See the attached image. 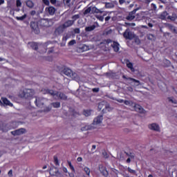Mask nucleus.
Here are the masks:
<instances>
[{
	"mask_svg": "<svg viewBox=\"0 0 177 177\" xmlns=\"http://www.w3.org/2000/svg\"><path fill=\"white\" fill-rule=\"evenodd\" d=\"M26 5L28 8H30V9H32V8H34V2L31 0L26 1Z\"/></svg>",
	"mask_w": 177,
	"mask_h": 177,
	"instance_id": "b1692460",
	"label": "nucleus"
},
{
	"mask_svg": "<svg viewBox=\"0 0 177 177\" xmlns=\"http://www.w3.org/2000/svg\"><path fill=\"white\" fill-rule=\"evenodd\" d=\"M8 176H13V171L12 169L8 171Z\"/></svg>",
	"mask_w": 177,
	"mask_h": 177,
	"instance_id": "6e6d98bb",
	"label": "nucleus"
},
{
	"mask_svg": "<svg viewBox=\"0 0 177 177\" xmlns=\"http://www.w3.org/2000/svg\"><path fill=\"white\" fill-rule=\"evenodd\" d=\"M77 161H78V162H81L82 161V158L81 157H78L77 158Z\"/></svg>",
	"mask_w": 177,
	"mask_h": 177,
	"instance_id": "0e129e2a",
	"label": "nucleus"
},
{
	"mask_svg": "<svg viewBox=\"0 0 177 177\" xmlns=\"http://www.w3.org/2000/svg\"><path fill=\"white\" fill-rule=\"evenodd\" d=\"M126 19L129 21H132V20H133V19H135V15L129 13V15L126 17Z\"/></svg>",
	"mask_w": 177,
	"mask_h": 177,
	"instance_id": "c85d7f7f",
	"label": "nucleus"
},
{
	"mask_svg": "<svg viewBox=\"0 0 177 177\" xmlns=\"http://www.w3.org/2000/svg\"><path fill=\"white\" fill-rule=\"evenodd\" d=\"M50 3L52 5H56V2H57V0H50Z\"/></svg>",
	"mask_w": 177,
	"mask_h": 177,
	"instance_id": "4d7b16f0",
	"label": "nucleus"
},
{
	"mask_svg": "<svg viewBox=\"0 0 177 177\" xmlns=\"http://www.w3.org/2000/svg\"><path fill=\"white\" fill-rule=\"evenodd\" d=\"M111 46L114 52H118L120 50V44H118V42L113 41V44H111Z\"/></svg>",
	"mask_w": 177,
	"mask_h": 177,
	"instance_id": "f3484780",
	"label": "nucleus"
},
{
	"mask_svg": "<svg viewBox=\"0 0 177 177\" xmlns=\"http://www.w3.org/2000/svg\"><path fill=\"white\" fill-rule=\"evenodd\" d=\"M12 135L14 136L23 135V133H26V129L21 128L19 129H17L14 131H11Z\"/></svg>",
	"mask_w": 177,
	"mask_h": 177,
	"instance_id": "6e6552de",
	"label": "nucleus"
},
{
	"mask_svg": "<svg viewBox=\"0 0 177 177\" xmlns=\"http://www.w3.org/2000/svg\"><path fill=\"white\" fill-rule=\"evenodd\" d=\"M126 162H127V164H129V162H131V158H128L126 160Z\"/></svg>",
	"mask_w": 177,
	"mask_h": 177,
	"instance_id": "338daca9",
	"label": "nucleus"
},
{
	"mask_svg": "<svg viewBox=\"0 0 177 177\" xmlns=\"http://www.w3.org/2000/svg\"><path fill=\"white\" fill-rule=\"evenodd\" d=\"M91 110H84L83 111V114L84 115H85V117H89V115H91Z\"/></svg>",
	"mask_w": 177,
	"mask_h": 177,
	"instance_id": "2f4dec72",
	"label": "nucleus"
},
{
	"mask_svg": "<svg viewBox=\"0 0 177 177\" xmlns=\"http://www.w3.org/2000/svg\"><path fill=\"white\" fill-rule=\"evenodd\" d=\"M79 49L80 52H86L87 50H89V46L86 44H83L79 48Z\"/></svg>",
	"mask_w": 177,
	"mask_h": 177,
	"instance_id": "412c9836",
	"label": "nucleus"
},
{
	"mask_svg": "<svg viewBox=\"0 0 177 177\" xmlns=\"http://www.w3.org/2000/svg\"><path fill=\"white\" fill-rule=\"evenodd\" d=\"M26 17H27V14H24L21 17H16L15 19H16V20H19L20 21H23V20H24V19H26Z\"/></svg>",
	"mask_w": 177,
	"mask_h": 177,
	"instance_id": "7c9ffc66",
	"label": "nucleus"
},
{
	"mask_svg": "<svg viewBox=\"0 0 177 177\" xmlns=\"http://www.w3.org/2000/svg\"><path fill=\"white\" fill-rule=\"evenodd\" d=\"M62 41H63V42H66L67 41V37L66 36H64L62 37Z\"/></svg>",
	"mask_w": 177,
	"mask_h": 177,
	"instance_id": "13d9d810",
	"label": "nucleus"
},
{
	"mask_svg": "<svg viewBox=\"0 0 177 177\" xmlns=\"http://www.w3.org/2000/svg\"><path fill=\"white\" fill-rule=\"evenodd\" d=\"M96 19H97V20H100V21H103L104 20V17L102 15H97Z\"/></svg>",
	"mask_w": 177,
	"mask_h": 177,
	"instance_id": "4c0bfd02",
	"label": "nucleus"
},
{
	"mask_svg": "<svg viewBox=\"0 0 177 177\" xmlns=\"http://www.w3.org/2000/svg\"><path fill=\"white\" fill-rule=\"evenodd\" d=\"M10 129H12V128L9 127V124H3L1 127V131H3V132H8Z\"/></svg>",
	"mask_w": 177,
	"mask_h": 177,
	"instance_id": "5701e85b",
	"label": "nucleus"
},
{
	"mask_svg": "<svg viewBox=\"0 0 177 177\" xmlns=\"http://www.w3.org/2000/svg\"><path fill=\"white\" fill-rule=\"evenodd\" d=\"M68 165H69L70 169L72 170V173H68L69 177H75V175L74 174V172H75V169L74 168V166L71 163V161H67Z\"/></svg>",
	"mask_w": 177,
	"mask_h": 177,
	"instance_id": "9d476101",
	"label": "nucleus"
},
{
	"mask_svg": "<svg viewBox=\"0 0 177 177\" xmlns=\"http://www.w3.org/2000/svg\"><path fill=\"white\" fill-rule=\"evenodd\" d=\"M148 127L151 131H155L156 132H160V126L157 123H152L149 124Z\"/></svg>",
	"mask_w": 177,
	"mask_h": 177,
	"instance_id": "0eeeda50",
	"label": "nucleus"
},
{
	"mask_svg": "<svg viewBox=\"0 0 177 177\" xmlns=\"http://www.w3.org/2000/svg\"><path fill=\"white\" fill-rule=\"evenodd\" d=\"M123 37L125 39H133V35L129 28L126 29L124 32L123 33Z\"/></svg>",
	"mask_w": 177,
	"mask_h": 177,
	"instance_id": "423d86ee",
	"label": "nucleus"
},
{
	"mask_svg": "<svg viewBox=\"0 0 177 177\" xmlns=\"http://www.w3.org/2000/svg\"><path fill=\"white\" fill-rule=\"evenodd\" d=\"M35 103L37 107H40V108L44 107V99L42 98L36 97Z\"/></svg>",
	"mask_w": 177,
	"mask_h": 177,
	"instance_id": "1a4fd4ad",
	"label": "nucleus"
},
{
	"mask_svg": "<svg viewBox=\"0 0 177 177\" xmlns=\"http://www.w3.org/2000/svg\"><path fill=\"white\" fill-rule=\"evenodd\" d=\"M46 12H48V13L50 14V16H53V15H55L56 12V8H55V7L53 6L47 7L46 8Z\"/></svg>",
	"mask_w": 177,
	"mask_h": 177,
	"instance_id": "ddd939ff",
	"label": "nucleus"
},
{
	"mask_svg": "<svg viewBox=\"0 0 177 177\" xmlns=\"http://www.w3.org/2000/svg\"><path fill=\"white\" fill-rule=\"evenodd\" d=\"M64 2L66 3V5H68V3L71 2V0H64Z\"/></svg>",
	"mask_w": 177,
	"mask_h": 177,
	"instance_id": "052dcab7",
	"label": "nucleus"
},
{
	"mask_svg": "<svg viewBox=\"0 0 177 177\" xmlns=\"http://www.w3.org/2000/svg\"><path fill=\"white\" fill-rule=\"evenodd\" d=\"M74 32L75 34H80L81 32V30H80V28H76L74 29Z\"/></svg>",
	"mask_w": 177,
	"mask_h": 177,
	"instance_id": "a18cd8bd",
	"label": "nucleus"
},
{
	"mask_svg": "<svg viewBox=\"0 0 177 177\" xmlns=\"http://www.w3.org/2000/svg\"><path fill=\"white\" fill-rule=\"evenodd\" d=\"M34 95H35V91L31 88H25L19 91L20 97L28 99V100H31V99H33Z\"/></svg>",
	"mask_w": 177,
	"mask_h": 177,
	"instance_id": "f257e3e1",
	"label": "nucleus"
},
{
	"mask_svg": "<svg viewBox=\"0 0 177 177\" xmlns=\"http://www.w3.org/2000/svg\"><path fill=\"white\" fill-rule=\"evenodd\" d=\"M110 19H111V16H108L105 18V21H109V20H110Z\"/></svg>",
	"mask_w": 177,
	"mask_h": 177,
	"instance_id": "e2e57ef3",
	"label": "nucleus"
},
{
	"mask_svg": "<svg viewBox=\"0 0 177 177\" xmlns=\"http://www.w3.org/2000/svg\"><path fill=\"white\" fill-rule=\"evenodd\" d=\"M151 6L152 8H153V9L156 10V9H157V6H156V4L154 3H151Z\"/></svg>",
	"mask_w": 177,
	"mask_h": 177,
	"instance_id": "69168bd1",
	"label": "nucleus"
},
{
	"mask_svg": "<svg viewBox=\"0 0 177 177\" xmlns=\"http://www.w3.org/2000/svg\"><path fill=\"white\" fill-rule=\"evenodd\" d=\"M63 73L67 77H70L71 78H75V73H73V71L68 68H65L63 70Z\"/></svg>",
	"mask_w": 177,
	"mask_h": 177,
	"instance_id": "20e7f679",
	"label": "nucleus"
},
{
	"mask_svg": "<svg viewBox=\"0 0 177 177\" xmlns=\"http://www.w3.org/2000/svg\"><path fill=\"white\" fill-rule=\"evenodd\" d=\"M92 13H103V11L100 10V9H97V8L96 7H93Z\"/></svg>",
	"mask_w": 177,
	"mask_h": 177,
	"instance_id": "cd10ccee",
	"label": "nucleus"
},
{
	"mask_svg": "<svg viewBox=\"0 0 177 177\" xmlns=\"http://www.w3.org/2000/svg\"><path fill=\"white\" fill-rule=\"evenodd\" d=\"M51 104L55 109H59L60 107V102H53Z\"/></svg>",
	"mask_w": 177,
	"mask_h": 177,
	"instance_id": "473e14b6",
	"label": "nucleus"
},
{
	"mask_svg": "<svg viewBox=\"0 0 177 177\" xmlns=\"http://www.w3.org/2000/svg\"><path fill=\"white\" fill-rule=\"evenodd\" d=\"M127 66L128 67V68H130L131 71H132L133 73L135 71V68H133V64H132V62L127 63Z\"/></svg>",
	"mask_w": 177,
	"mask_h": 177,
	"instance_id": "bb28decb",
	"label": "nucleus"
},
{
	"mask_svg": "<svg viewBox=\"0 0 177 177\" xmlns=\"http://www.w3.org/2000/svg\"><path fill=\"white\" fill-rule=\"evenodd\" d=\"M102 121H103V115H100L93 120V124L94 125H97V124H102Z\"/></svg>",
	"mask_w": 177,
	"mask_h": 177,
	"instance_id": "4468645a",
	"label": "nucleus"
},
{
	"mask_svg": "<svg viewBox=\"0 0 177 177\" xmlns=\"http://www.w3.org/2000/svg\"><path fill=\"white\" fill-rule=\"evenodd\" d=\"M1 100L6 106H9L10 107H13V104L8 100L6 97H1Z\"/></svg>",
	"mask_w": 177,
	"mask_h": 177,
	"instance_id": "2eb2a0df",
	"label": "nucleus"
},
{
	"mask_svg": "<svg viewBox=\"0 0 177 177\" xmlns=\"http://www.w3.org/2000/svg\"><path fill=\"white\" fill-rule=\"evenodd\" d=\"M91 13H92V8L88 7L87 9H86V10H84V15H88V14L91 13Z\"/></svg>",
	"mask_w": 177,
	"mask_h": 177,
	"instance_id": "72a5a7b5",
	"label": "nucleus"
},
{
	"mask_svg": "<svg viewBox=\"0 0 177 177\" xmlns=\"http://www.w3.org/2000/svg\"><path fill=\"white\" fill-rule=\"evenodd\" d=\"M65 29L66 28L63 27V25H61L55 29L54 34L56 35H60V34L63 33Z\"/></svg>",
	"mask_w": 177,
	"mask_h": 177,
	"instance_id": "9b49d317",
	"label": "nucleus"
},
{
	"mask_svg": "<svg viewBox=\"0 0 177 177\" xmlns=\"http://www.w3.org/2000/svg\"><path fill=\"white\" fill-rule=\"evenodd\" d=\"M44 93L51 95V96H56V95H57V92L55 93V91L50 90L49 88L44 89Z\"/></svg>",
	"mask_w": 177,
	"mask_h": 177,
	"instance_id": "aec40b11",
	"label": "nucleus"
},
{
	"mask_svg": "<svg viewBox=\"0 0 177 177\" xmlns=\"http://www.w3.org/2000/svg\"><path fill=\"white\" fill-rule=\"evenodd\" d=\"M110 111V106H105V109H102V113H106V111Z\"/></svg>",
	"mask_w": 177,
	"mask_h": 177,
	"instance_id": "37998d69",
	"label": "nucleus"
},
{
	"mask_svg": "<svg viewBox=\"0 0 177 177\" xmlns=\"http://www.w3.org/2000/svg\"><path fill=\"white\" fill-rule=\"evenodd\" d=\"M122 78L124 80H127V81H131L132 82H135L136 84H140V82L138 80L133 79L132 77H127V76H125V75H122Z\"/></svg>",
	"mask_w": 177,
	"mask_h": 177,
	"instance_id": "6ab92c4d",
	"label": "nucleus"
},
{
	"mask_svg": "<svg viewBox=\"0 0 177 177\" xmlns=\"http://www.w3.org/2000/svg\"><path fill=\"white\" fill-rule=\"evenodd\" d=\"M30 16H35V15H37V12L35 10H32L30 12Z\"/></svg>",
	"mask_w": 177,
	"mask_h": 177,
	"instance_id": "3c124183",
	"label": "nucleus"
},
{
	"mask_svg": "<svg viewBox=\"0 0 177 177\" xmlns=\"http://www.w3.org/2000/svg\"><path fill=\"white\" fill-rule=\"evenodd\" d=\"M98 169L100 174H102V176H109V171H107V168H106V167H104L103 165H99Z\"/></svg>",
	"mask_w": 177,
	"mask_h": 177,
	"instance_id": "7ed1b4c3",
	"label": "nucleus"
},
{
	"mask_svg": "<svg viewBox=\"0 0 177 177\" xmlns=\"http://www.w3.org/2000/svg\"><path fill=\"white\" fill-rule=\"evenodd\" d=\"M57 95L55 96H58L61 100H67V95L64 94V93L57 91Z\"/></svg>",
	"mask_w": 177,
	"mask_h": 177,
	"instance_id": "a211bd4d",
	"label": "nucleus"
},
{
	"mask_svg": "<svg viewBox=\"0 0 177 177\" xmlns=\"http://www.w3.org/2000/svg\"><path fill=\"white\" fill-rule=\"evenodd\" d=\"M103 104H102V103H100L99 104H98V106H97V109H98V110H99V111H100V110H102V109H103Z\"/></svg>",
	"mask_w": 177,
	"mask_h": 177,
	"instance_id": "49530a36",
	"label": "nucleus"
},
{
	"mask_svg": "<svg viewBox=\"0 0 177 177\" xmlns=\"http://www.w3.org/2000/svg\"><path fill=\"white\" fill-rule=\"evenodd\" d=\"M65 37H66V39H70V38H71V35H66Z\"/></svg>",
	"mask_w": 177,
	"mask_h": 177,
	"instance_id": "680f3d73",
	"label": "nucleus"
},
{
	"mask_svg": "<svg viewBox=\"0 0 177 177\" xmlns=\"http://www.w3.org/2000/svg\"><path fill=\"white\" fill-rule=\"evenodd\" d=\"M167 19H169V20H171V21H175V17H174L168 16Z\"/></svg>",
	"mask_w": 177,
	"mask_h": 177,
	"instance_id": "09e8293b",
	"label": "nucleus"
},
{
	"mask_svg": "<svg viewBox=\"0 0 177 177\" xmlns=\"http://www.w3.org/2000/svg\"><path fill=\"white\" fill-rule=\"evenodd\" d=\"M54 47H51L50 48V50L48 51V53H53V52H54Z\"/></svg>",
	"mask_w": 177,
	"mask_h": 177,
	"instance_id": "864d4df0",
	"label": "nucleus"
},
{
	"mask_svg": "<svg viewBox=\"0 0 177 177\" xmlns=\"http://www.w3.org/2000/svg\"><path fill=\"white\" fill-rule=\"evenodd\" d=\"M62 171H63L65 174H68V170H67V167H63V168H62Z\"/></svg>",
	"mask_w": 177,
	"mask_h": 177,
	"instance_id": "5fc2aeb1",
	"label": "nucleus"
},
{
	"mask_svg": "<svg viewBox=\"0 0 177 177\" xmlns=\"http://www.w3.org/2000/svg\"><path fill=\"white\" fill-rule=\"evenodd\" d=\"M49 174L50 176H57L60 177V171H59V169L53 167L50 169Z\"/></svg>",
	"mask_w": 177,
	"mask_h": 177,
	"instance_id": "39448f33",
	"label": "nucleus"
},
{
	"mask_svg": "<svg viewBox=\"0 0 177 177\" xmlns=\"http://www.w3.org/2000/svg\"><path fill=\"white\" fill-rule=\"evenodd\" d=\"M54 163L55 165H60V164L59 163V159L57 158V156H54Z\"/></svg>",
	"mask_w": 177,
	"mask_h": 177,
	"instance_id": "c9c22d12",
	"label": "nucleus"
},
{
	"mask_svg": "<svg viewBox=\"0 0 177 177\" xmlns=\"http://www.w3.org/2000/svg\"><path fill=\"white\" fill-rule=\"evenodd\" d=\"M92 91L93 92H95V93H97V92H99V91H100V88H94L92 89Z\"/></svg>",
	"mask_w": 177,
	"mask_h": 177,
	"instance_id": "603ef678",
	"label": "nucleus"
},
{
	"mask_svg": "<svg viewBox=\"0 0 177 177\" xmlns=\"http://www.w3.org/2000/svg\"><path fill=\"white\" fill-rule=\"evenodd\" d=\"M124 101H125V100H118V102L119 103H124Z\"/></svg>",
	"mask_w": 177,
	"mask_h": 177,
	"instance_id": "774afa93",
	"label": "nucleus"
},
{
	"mask_svg": "<svg viewBox=\"0 0 177 177\" xmlns=\"http://www.w3.org/2000/svg\"><path fill=\"white\" fill-rule=\"evenodd\" d=\"M30 28H32V32L35 34H39V27L38 26L37 22L31 21Z\"/></svg>",
	"mask_w": 177,
	"mask_h": 177,
	"instance_id": "f03ea898",
	"label": "nucleus"
},
{
	"mask_svg": "<svg viewBox=\"0 0 177 177\" xmlns=\"http://www.w3.org/2000/svg\"><path fill=\"white\" fill-rule=\"evenodd\" d=\"M88 129H89V127L87 126H85L84 127H82L81 131H88Z\"/></svg>",
	"mask_w": 177,
	"mask_h": 177,
	"instance_id": "8fccbe9b",
	"label": "nucleus"
},
{
	"mask_svg": "<svg viewBox=\"0 0 177 177\" xmlns=\"http://www.w3.org/2000/svg\"><path fill=\"white\" fill-rule=\"evenodd\" d=\"M120 5H122L123 3H125V0H119Z\"/></svg>",
	"mask_w": 177,
	"mask_h": 177,
	"instance_id": "bf43d9fd",
	"label": "nucleus"
},
{
	"mask_svg": "<svg viewBox=\"0 0 177 177\" xmlns=\"http://www.w3.org/2000/svg\"><path fill=\"white\" fill-rule=\"evenodd\" d=\"M16 5L17 8H20L21 6V0H17Z\"/></svg>",
	"mask_w": 177,
	"mask_h": 177,
	"instance_id": "79ce46f5",
	"label": "nucleus"
},
{
	"mask_svg": "<svg viewBox=\"0 0 177 177\" xmlns=\"http://www.w3.org/2000/svg\"><path fill=\"white\" fill-rule=\"evenodd\" d=\"M134 110L135 111H137V113H140L141 114H143V113H145V109H143V107L138 104H136L134 105Z\"/></svg>",
	"mask_w": 177,
	"mask_h": 177,
	"instance_id": "f8f14e48",
	"label": "nucleus"
},
{
	"mask_svg": "<svg viewBox=\"0 0 177 177\" xmlns=\"http://www.w3.org/2000/svg\"><path fill=\"white\" fill-rule=\"evenodd\" d=\"M127 171L128 172H129L130 174H132L133 175H135L136 174V171L131 169V167H128Z\"/></svg>",
	"mask_w": 177,
	"mask_h": 177,
	"instance_id": "e433bc0d",
	"label": "nucleus"
},
{
	"mask_svg": "<svg viewBox=\"0 0 177 177\" xmlns=\"http://www.w3.org/2000/svg\"><path fill=\"white\" fill-rule=\"evenodd\" d=\"M73 24H74V21L73 20H68L66 21H65L62 26L64 28H68V27H71V26H73Z\"/></svg>",
	"mask_w": 177,
	"mask_h": 177,
	"instance_id": "dca6fc26",
	"label": "nucleus"
},
{
	"mask_svg": "<svg viewBox=\"0 0 177 177\" xmlns=\"http://www.w3.org/2000/svg\"><path fill=\"white\" fill-rule=\"evenodd\" d=\"M169 102H171V103H174V104H176V100H173L172 97H168Z\"/></svg>",
	"mask_w": 177,
	"mask_h": 177,
	"instance_id": "c03bdc74",
	"label": "nucleus"
},
{
	"mask_svg": "<svg viewBox=\"0 0 177 177\" xmlns=\"http://www.w3.org/2000/svg\"><path fill=\"white\" fill-rule=\"evenodd\" d=\"M124 154H126V156H127V157H131V158H134L135 156H133V154H132V153H128V152H124Z\"/></svg>",
	"mask_w": 177,
	"mask_h": 177,
	"instance_id": "58836bf2",
	"label": "nucleus"
},
{
	"mask_svg": "<svg viewBox=\"0 0 177 177\" xmlns=\"http://www.w3.org/2000/svg\"><path fill=\"white\" fill-rule=\"evenodd\" d=\"M76 44H77V41L75 39H73L68 43V46H73V45H75Z\"/></svg>",
	"mask_w": 177,
	"mask_h": 177,
	"instance_id": "f704fd0d",
	"label": "nucleus"
},
{
	"mask_svg": "<svg viewBox=\"0 0 177 177\" xmlns=\"http://www.w3.org/2000/svg\"><path fill=\"white\" fill-rule=\"evenodd\" d=\"M167 16H168V12L167 11H164L160 14V18L162 19V20H165Z\"/></svg>",
	"mask_w": 177,
	"mask_h": 177,
	"instance_id": "a878e982",
	"label": "nucleus"
},
{
	"mask_svg": "<svg viewBox=\"0 0 177 177\" xmlns=\"http://www.w3.org/2000/svg\"><path fill=\"white\" fill-rule=\"evenodd\" d=\"M72 21H75V20L80 19V15H75L72 17Z\"/></svg>",
	"mask_w": 177,
	"mask_h": 177,
	"instance_id": "ea45409f",
	"label": "nucleus"
},
{
	"mask_svg": "<svg viewBox=\"0 0 177 177\" xmlns=\"http://www.w3.org/2000/svg\"><path fill=\"white\" fill-rule=\"evenodd\" d=\"M28 45H30V48L34 50H38V44L35 42H29Z\"/></svg>",
	"mask_w": 177,
	"mask_h": 177,
	"instance_id": "4be33fe9",
	"label": "nucleus"
},
{
	"mask_svg": "<svg viewBox=\"0 0 177 177\" xmlns=\"http://www.w3.org/2000/svg\"><path fill=\"white\" fill-rule=\"evenodd\" d=\"M43 3H44V5H46V6H49L50 2L49 1V0H42Z\"/></svg>",
	"mask_w": 177,
	"mask_h": 177,
	"instance_id": "a19ab883",
	"label": "nucleus"
},
{
	"mask_svg": "<svg viewBox=\"0 0 177 177\" xmlns=\"http://www.w3.org/2000/svg\"><path fill=\"white\" fill-rule=\"evenodd\" d=\"M83 171H85L86 175H87L88 176H89V175H91V169H89V167H85L83 169Z\"/></svg>",
	"mask_w": 177,
	"mask_h": 177,
	"instance_id": "c756f323",
	"label": "nucleus"
},
{
	"mask_svg": "<svg viewBox=\"0 0 177 177\" xmlns=\"http://www.w3.org/2000/svg\"><path fill=\"white\" fill-rule=\"evenodd\" d=\"M96 28V26L93 25L91 26H87L85 28V31L86 32H91V31H93V30H95Z\"/></svg>",
	"mask_w": 177,
	"mask_h": 177,
	"instance_id": "393cba45",
	"label": "nucleus"
},
{
	"mask_svg": "<svg viewBox=\"0 0 177 177\" xmlns=\"http://www.w3.org/2000/svg\"><path fill=\"white\" fill-rule=\"evenodd\" d=\"M124 104H126V106H131V101H129V100H124Z\"/></svg>",
	"mask_w": 177,
	"mask_h": 177,
	"instance_id": "de8ad7c7",
	"label": "nucleus"
}]
</instances>
